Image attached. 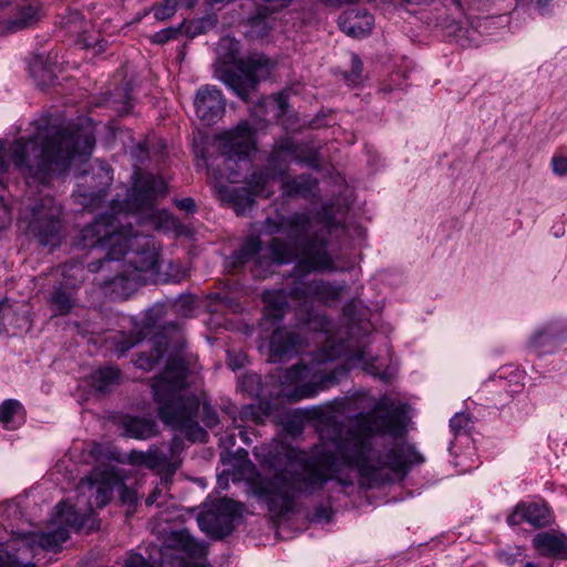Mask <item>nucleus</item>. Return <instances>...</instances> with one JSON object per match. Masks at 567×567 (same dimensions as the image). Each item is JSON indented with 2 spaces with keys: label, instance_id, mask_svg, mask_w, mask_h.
<instances>
[{
  "label": "nucleus",
  "instance_id": "obj_1",
  "mask_svg": "<svg viewBox=\"0 0 567 567\" xmlns=\"http://www.w3.org/2000/svg\"><path fill=\"white\" fill-rule=\"evenodd\" d=\"M403 415V405L381 398L372 411L358 415L344 434L326 443L322 452L303 466L295 477V489L313 493L334 477L342 485L351 484V480L337 476L341 466L355 468L370 484H383L392 480L393 473L404 472L408 465L422 462V456L409 444L395 445L383 453L372 442L375 434L399 435Z\"/></svg>",
  "mask_w": 567,
  "mask_h": 567
},
{
  "label": "nucleus",
  "instance_id": "obj_2",
  "mask_svg": "<svg viewBox=\"0 0 567 567\" xmlns=\"http://www.w3.org/2000/svg\"><path fill=\"white\" fill-rule=\"evenodd\" d=\"M81 249L102 248L104 258L87 265L91 272H101L100 284L130 288L146 275L158 271V251L154 240L133 231L131 226H120L113 216L102 215L83 227L75 239Z\"/></svg>",
  "mask_w": 567,
  "mask_h": 567
},
{
  "label": "nucleus",
  "instance_id": "obj_3",
  "mask_svg": "<svg viewBox=\"0 0 567 567\" xmlns=\"http://www.w3.org/2000/svg\"><path fill=\"white\" fill-rule=\"evenodd\" d=\"M35 126L32 136L18 138L9 147L11 161L29 187L49 185L74 162H85L92 155L95 135L90 123L56 127L41 120Z\"/></svg>",
  "mask_w": 567,
  "mask_h": 567
},
{
  "label": "nucleus",
  "instance_id": "obj_4",
  "mask_svg": "<svg viewBox=\"0 0 567 567\" xmlns=\"http://www.w3.org/2000/svg\"><path fill=\"white\" fill-rule=\"evenodd\" d=\"M187 372L183 359H169L152 381L153 398L165 425L184 433L193 442L205 441L207 434L197 421L199 400L188 389Z\"/></svg>",
  "mask_w": 567,
  "mask_h": 567
},
{
  "label": "nucleus",
  "instance_id": "obj_5",
  "mask_svg": "<svg viewBox=\"0 0 567 567\" xmlns=\"http://www.w3.org/2000/svg\"><path fill=\"white\" fill-rule=\"evenodd\" d=\"M118 475L110 467H95L78 486L74 505L60 502L55 509L54 525L80 530L92 518L94 508L105 506L112 498L113 488L120 484Z\"/></svg>",
  "mask_w": 567,
  "mask_h": 567
},
{
  "label": "nucleus",
  "instance_id": "obj_6",
  "mask_svg": "<svg viewBox=\"0 0 567 567\" xmlns=\"http://www.w3.org/2000/svg\"><path fill=\"white\" fill-rule=\"evenodd\" d=\"M264 230L270 235L286 233L290 238L300 240L301 258L296 266L298 275L337 270L332 257L327 251L326 235L313 229L309 215L295 213L290 217H280L279 220L267 218Z\"/></svg>",
  "mask_w": 567,
  "mask_h": 567
},
{
  "label": "nucleus",
  "instance_id": "obj_7",
  "mask_svg": "<svg viewBox=\"0 0 567 567\" xmlns=\"http://www.w3.org/2000/svg\"><path fill=\"white\" fill-rule=\"evenodd\" d=\"M20 226L42 246H56L61 233V206L50 196L24 205Z\"/></svg>",
  "mask_w": 567,
  "mask_h": 567
},
{
  "label": "nucleus",
  "instance_id": "obj_8",
  "mask_svg": "<svg viewBox=\"0 0 567 567\" xmlns=\"http://www.w3.org/2000/svg\"><path fill=\"white\" fill-rule=\"evenodd\" d=\"M272 63L261 54H255L240 60L238 73L223 70L218 79L231 89L240 99L247 101L258 82L269 76Z\"/></svg>",
  "mask_w": 567,
  "mask_h": 567
},
{
  "label": "nucleus",
  "instance_id": "obj_9",
  "mask_svg": "<svg viewBox=\"0 0 567 567\" xmlns=\"http://www.w3.org/2000/svg\"><path fill=\"white\" fill-rule=\"evenodd\" d=\"M167 192L166 182L162 177L153 174L140 176L128 196V206L140 213L147 219H154L157 212L155 210V199L159 195Z\"/></svg>",
  "mask_w": 567,
  "mask_h": 567
},
{
  "label": "nucleus",
  "instance_id": "obj_10",
  "mask_svg": "<svg viewBox=\"0 0 567 567\" xmlns=\"http://www.w3.org/2000/svg\"><path fill=\"white\" fill-rule=\"evenodd\" d=\"M219 150L227 162L234 158H246L254 148V133L246 122H241L234 131L224 132L218 136Z\"/></svg>",
  "mask_w": 567,
  "mask_h": 567
},
{
  "label": "nucleus",
  "instance_id": "obj_11",
  "mask_svg": "<svg viewBox=\"0 0 567 567\" xmlns=\"http://www.w3.org/2000/svg\"><path fill=\"white\" fill-rule=\"evenodd\" d=\"M194 107L197 117L205 124L218 122L226 109L221 91L213 85H204L196 92Z\"/></svg>",
  "mask_w": 567,
  "mask_h": 567
},
{
  "label": "nucleus",
  "instance_id": "obj_12",
  "mask_svg": "<svg viewBox=\"0 0 567 567\" xmlns=\"http://www.w3.org/2000/svg\"><path fill=\"white\" fill-rule=\"evenodd\" d=\"M338 24L347 35L362 38L370 33L373 18L365 10L351 9L339 17Z\"/></svg>",
  "mask_w": 567,
  "mask_h": 567
},
{
  "label": "nucleus",
  "instance_id": "obj_13",
  "mask_svg": "<svg viewBox=\"0 0 567 567\" xmlns=\"http://www.w3.org/2000/svg\"><path fill=\"white\" fill-rule=\"evenodd\" d=\"M533 546L540 556L567 559V536L543 532L533 538Z\"/></svg>",
  "mask_w": 567,
  "mask_h": 567
},
{
  "label": "nucleus",
  "instance_id": "obj_14",
  "mask_svg": "<svg viewBox=\"0 0 567 567\" xmlns=\"http://www.w3.org/2000/svg\"><path fill=\"white\" fill-rule=\"evenodd\" d=\"M302 340L295 331L285 329L276 330L270 338V355L274 361L281 360L284 355H290L299 349Z\"/></svg>",
  "mask_w": 567,
  "mask_h": 567
},
{
  "label": "nucleus",
  "instance_id": "obj_15",
  "mask_svg": "<svg viewBox=\"0 0 567 567\" xmlns=\"http://www.w3.org/2000/svg\"><path fill=\"white\" fill-rule=\"evenodd\" d=\"M197 522L200 529L212 536L224 537L233 530V524L229 522V518L221 516L214 508L202 513Z\"/></svg>",
  "mask_w": 567,
  "mask_h": 567
},
{
  "label": "nucleus",
  "instance_id": "obj_16",
  "mask_svg": "<svg viewBox=\"0 0 567 567\" xmlns=\"http://www.w3.org/2000/svg\"><path fill=\"white\" fill-rule=\"evenodd\" d=\"M169 547L183 550L189 558H202L207 553L206 545L194 539L185 529L171 534Z\"/></svg>",
  "mask_w": 567,
  "mask_h": 567
},
{
  "label": "nucleus",
  "instance_id": "obj_17",
  "mask_svg": "<svg viewBox=\"0 0 567 567\" xmlns=\"http://www.w3.org/2000/svg\"><path fill=\"white\" fill-rule=\"evenodd\" d=\"M519 511L522 518L536 528L546 527L553 522L550 509L544 503H520Z\"/></svg>",
  "mask_w": 567,
  "mask_h": 567
},
{
  "label": "nucleus",
  "instance_id": "obj_18",
  "mask_svg": "<svg viewBox=\"0 0 567 567\" xmlns=\"http://www.w3.org/2000/svg\"><path fill=\"white\" fill-rule=\"evenodd\" d=\"M69 538V530L65 527L56 525L53 530L42 532L34 534L30 538L32 547L38 545L45 550H56L61 548L62 544Z\"/></svg>",
  "mask_w": 567,
  "mask_h": 567
},
{
  "label": "nucleus",
  "instance_id": "obj_19",
  "mask_svg": "<svg viewBox=\"0 0 567 567\" xmlns=\"http://www.w3.org/2000/svg\"><path fill=\"white\" fill-rule=\"evenodd\" d=\"M346 290V284L334 285L328 281L318 280L307 285V292L324 302H333L339 300Z\"/></svg>",
  "mask_w": 567,
  "mask_h": 567
},
{
  "label": "nucleus",
  "instance_id": "obj_20",
  "mask_svg": "<svg viewBox=\"0 0 567 567\" xmlns=\"http://www.w3.org/2000/svg\"><path fill=\"white\" fill-rule=\"evenodd\" d=\"M268 181H269V175L266 173L256 172V173L251 174V176L247 183L249 190H250V195H248L245 198V207H241L238 202L235 203V208H236L237 214H244L246 207L247 208L252 207L255 200L251 197V195L269 197L272 194L271 192H267V193L265 192Z\"/></svg>",
  "mask_w": 567,
  "mask_h": 567
},
{
  "label": "nucleus",
  "instance_id": "obj_21",
  "mask_svg": "<svg viewBox=\"0 0 567 567\" xmlns=\"http://www.w3.org/2000/svg\"><path fill=\"white\" fill-rule=\"evenodd\" d=\"M126 436L146 440L157 433L156 423L153 420L141 417H128L124 421Z\"/></svg>",
  "mask_w": 567,
  "mask_h": 567
},
{
  "label": "nucleus",
  "instance_id": "obj_22",
  "mask_svg": "<svg viewBox=\"0 0 567 567\" xmlns=\"http://www.w3.org/2000/svg\"><path fill=\"white\" fill-rule=\"evenodd\" d=\"M167 349V338L164 334H157L152 339L150 353H141L135 363L140 369L152 370L163 357Z\"/></svg>",
  "mask_w": 567,
  "mask_h": 567
},
{
  "label": "nucleus",
  "instance_id": "obj_23",
  "mask_svg": "<svg viewBox=\"0 0 567 567\" xmlns=\"http://www.w3.org/2000/svg\"><path fill=\"white\" fill-rule=\"evenodd\" d=\"M317 187V181L310 176L302 175L296 178L286 179L282 183V194L288 197H307Z\"/></svg>",
  "mask_w": 567,
  "mask_h": 567
},
{
  "label": "nucleus",
  "instance_id": "obj_24",
  "mask_svg": "<svg viewBox=\"0 0 567 567\" xmlns=\"http://www.w3.org/2000/svg\"><path fill=\"white\" fill-rule=\"evenodd\" d=\"M265 302L266 316L274 321H279L284 317L285 310L289 307L287 296L284 291H267L262 296Z\"/></svg>",
  "mask_w": 567,
  "mask_h": 567
},
{
  "label": "nucleus",
  "instance_id": "obj_25",
  "mask_svg": "<svg viewBox=\"0 0 567 567\" xmlns=\"http://www.w3.org/2000/svg\"><path fill=\"white\" fill-rule=\"evenodd\" d=\"M38 4L23 6L18 10L14 19L7 22V30L16 32L32 27L39 20Z\"/></svg>",
  "mask_w": 567,
  "mask_h": 567
},
{
  "label": "nucleus",
  "instance_id": "obj_26",
  "mask_svg": "<svg viewBox=\"0 0 567 567\" xmlns=\"http://www.w3.org/2000/svg\"><path fill=\"white\" fill-rule=\"evenodd\" d=\"M147 467L155 470L165 476H172L178 467V463L171 461L158 447L152 446L148 450Z\"/></svg>",
  "mask_w": 567,
  "mask_h": 567
},
{
  "label": "nucleus",
  "instance_id": "obj_27",
  "mask_svg": "<svg viewBox=\"0 0 567 567\" xmlns=\"http://www.w3.org/2000/svg\"><path fill=\"white\" fill-rule=\"evenodd\" d=\"M260 248H261V241L258 238H256V237L249 238L231 256L233 265L235 267H240L244 264L252 261V260L260 262L259 257H258Z\"/></svg>",
  "mask_w": 567,
  "mask_h": 567
},
{
  "label": "nucleus",
  "instance_id": "obj_28",
  "mask_svg": "<svg viewBox=\"0 0 567 567\" xmlns=\"http://www.w3.org/2000/svg\"><path fill=\"white\" fill-rule=\"evenodd\" d=\"M27 543L13 542L9 547L11 551H3L0 549V567H25L23 559L25 551H28Z\"/></svg>",
  "mask_w": 567,
  "mask_h": 567
},
{
  "label": "nucleus",
  "instance_id": "obj_29",
  "mask_svg": "<svg viewBox=\"0 0 567 567\" xmlns=\"http://www.w3.org/2000/svg\"><path fill=\"white\" fill-rule=\"evenodd\" d=\"M269 254L276 264H288L297 257L296 248L279 238H274L270 241Z\"/></svg>",
  "mask_w": 567,
  "mask_h": 567
},
{
  "label": "nucleus",
  "instance_id": "obj_30",
  "mask_svg": "<svg viewBox=\"0 0 567 567\" xmlns=\"http://www.w3.org/2000/svg\"><path fill=\"white\" fill-rule=\"evenodd\" d=\"M120 379V371L117 369L106 367L97 370L92 375V385L100 392L109 390L110 386L116 384Z\"/></svg>",
  "mask_w": 567,
  "mask_h": 567
},
{
  "label": "nucleus",
  "instance_id": "obj_31",
  "mask_svg": "<svg viewBox=\"0 0 567 567\" xmlns=\"http://www.w3.org/2000/svg\"><path fill=\"white\" fill-rule=\"evenodd\" d=\"M563 333L557 324H547L537 330L530 339V344L535 349H539L546 344L551 343L557 339H561Z\"/></svg>",
  "mask_w": 567,
  "mask_h": 567
},
{
  "label": "nucleus",
  "instance_id": "obj_32",
  "mask_svg": "<svg viewBox=\"0 0 567 567\" xmlns=\"http://www.w3.org/2000/svg\"><path fill=\"white\" fill-rule=\"evenodd\" d=\"M310 374V369L306 364H295L290 369L282 371L279 374V381L282 385L290 386L298 382L306 380Z\"/></svg>",
  "mask_w": 567,
  "mask_h": 567
},
{
  "label": "nucleus",
  "instance_id": "obj_33",
  "mask_svg": "<svg viewBox=\"0 0 567 567\" xmlns=\"http://www.w3.org/2000/svg\"><path fill=\"white\" fill-rule=\"evenodd\" d=\"M49 302L55 316L65 315L73 307L70 296L60 288L51 293Z\"/></svg>",
  "mask_w": 567,
  "mask_h": 567
},
{
  "label": "nucleus",
  "instance_id": "obj_34",
  "mask_svg": "<svg viewBox=\"0 0 567 567\" xmlns=\"http://www.w3.org/2000/svg\"><path fill=\"white\" fill-rule=\"evenodd\" d=\"M22 410V405L17 400H7L0 405V422L7 429H13L14 417Z\"/></svg>",
  "mask_w": 567,
  "mask_h": 567
},
{
  "label": "nucleus",
  "instance_id": "obj_35",
  "mask_svg": "<svg viewBox=\"0 0 567 567\" xmlns=\"http://www.w3.org/2000/svg\"><path fill=\"white\" fill-rule=\"evenodd\" d=\"M213 508L217 511L221 516H227L229 518V522L233 524L234 518L239 514L240 512V505L237 502H234L229 498H223L217 501Z\"/></svg>",
  "mask_w": 567,
  "mask_h": 567
},
{
  "label": "nucleus",
  "instance_id": "obj_36",
  "mask_svg": "<svg viewBox=\"0 0 567 567\" xmlns=\"http://www.w3.org/2000/svg\"><path fill=\"white\" fill-rule=\"evenodd\" d=\"M217 18L216 17H205L197 21H193L186 29V33L189 37H195L199 33L206 32L208 29H212L216 25Z\"/></svg>",
  "mask_w": 567,
  "mask_h": 567
},
{
  "label": "nucleus",
  "instance_id": "obj_37",
  "mask_svg": "<svg viewBox=\"0 0 567 567\" xmlns=\"http://www.w3.org/2000/svg\"><path fill=\"white\" fill-rule=\"evenodd\" d=\"M178 0H165L162 4L154 7V17L158 21L172 18L177 9Z\"/></svg>",
  "mask_w": 567,
  "mask_h": 567
},
{
  "label": "nucleus",
  "instance_id": "obj_38",
  "mask_svg": "<svg viewBox=\"0 0 567 567\" xmlns=\"http://www.w3.org/2000/svg\"><path fill=\"white\" fill-rule=\"evenodd\" d=\"M184 23L177 25V27H169L166 29H163L158 32H156L152 37V41L157 44H164L167 41L175 39L183 30Z\"/></svg>",
  "mask_w": 567,
  "mask_h": 567
},
{
  "label": "nucleus",
  "instance_id": "obj_39",
  "mask_svg": "<svg viewBox=\"0 0 567 567\" xmlns=\"http://www.w3.org/2000/svg\"><path fill=\"white\" fill-rule=\"evenodd\" d=\"M470 423V417L465 413H456L451 420H450V426L452 431L457 434L462 430H464Z\"/></svg>",
  "mask_w": 567,
  "mask_h": 567
},
{
  "label": "nucleus",
  "instance_id": "obj_40",
  "mask_svg": "<svg viewBox=\"0 0 567 567\" xmlns=\"http://www.w3.org/2000/svg\"><path fill=\"white\" fill-rule=\"evenodd\" d=\"M362 70H363L362 61L357 55H353L352 70H351V74L349 75L348 80L352 84H358L362 80Z\"/></svg>",
  "mask_w": 567,
  "mask_h": 567
},
{
  "label": "nucleus",
  "instance_id": "obj_41",
  "mask_svg": "<svg viewBox=\"0 0 567 567\" xmlns=\"http://www.w3.org/2000/svg\"><path fill=\"white\" fill-rule=\"evenodd\" d=\"M550 165L554 174L558 176L567 175V156H554Z\"/></svg>",
  "mask_w": 567,
  "mask_h": 567
},
{
  "label": "nucleus",
  "instance_id": "obj_42",
  "mask_svg": "<svg viewBox=\"0 0 567 567\" xmlns=\"http://www.w3.org/2000/svg\"><path fill=\"white\" fill-rule=\"evenodd\" d=\"M204 424L207 427H214L218 424V415L215 410H213L209 405L203 406V417H202Z\"/></svg>",
  "mask_w": 567,
  "mask_h": 567
},
{
  "label": "nucleus",
  "instance_id": "obj_43",
  "mask_svg": "<svg viewBox=\"0 0 567 567\" xmlns=\"http://www.w3.org/2000/svg\"><path fill=\"white\" fill-rule=\"evenodd\" d=\"M120 498L122 503L133 505L135 504L137 496L134 489L123 485L120 491Z\"/></svg>",
  "mask_w": 567,
  "mask_h": 567
},
{
  "label": "nucleus",
  "instance_id": "obj_44",
  "mask_svg": "<svg viewBox=\"0 0 567 567\" xmlns=\"http://www.w3.org/2000/svg\"><path fill=\"white\" fill-rule=\"evenodd\" d=\"M316 390L313 388H310V386H307V385H303V386H298L293 394L290 395L291 399L293 400H300V399H303V398H311L316 394Z\"/></svg>",
  "mask_w": 567,
  "mask_h": 567
},
{
  "label": "nucleus",
  "instance_id": "obj_45",
  "mask_svg": "<svg viewBox=\"0 0 567 567\" xmlns=\"http://www.w3.org/2000/svg\"><path fill=\"white\" fill-rule=\"evenodd\" d=\"M124 567H152L141 555L131 556Z\"/></svg>",
  "mask_w": 567,
  "mask_h": 567
},
{
  "label": "nucleus",
  "instance_id": "obj_46",
  "mask_svg": "<svg viewBox=\"0 0 567 567\" xmlns=\"http://www.w3.org/2000/svg\"><path fill=\"white\" fill-rule=\"evenodd\" d=\"M130 460L133 464H141L147 467L148 451L147 452H135L130 454Z\"/></svg>",
  "mask_w": 567,
  "mask_h": 567
},
{
  "label": "nucleus",
  "instance_id": "obj_47",
  "mask_svg": "<svg viewBox=\"0 0 567 567\" xmlns=\"http://www.w3.org/2000/svg\"><path fill=\"white\" fill-rule=\"evenodd\" d=\"M224 48H228L231 51L228 59L235 60V58H236L235 55L237 52V42H235L234 40H231L229 38H225L219 42V49H224Z\"/></svg>",
  "mask_w": 567,
  "mask_h": 567
},
{
  "label": "nucleus",
  "instance_id": "obj_48",
  "mask_svg": "<svg viewBox=\"0 0 567 567\" xmlns=\"http://www.w3.org/2000/svg\"><path fill=\"white\" fill-rule=\"evenodd\" d=\"M176 205L179 209L186 210L188 213H193L196 209V205L193 198L186 197L179 200H176Z\"/></svg>",
  "mask_w": 567,
  "mask_h": 567
},
{
  "label": "nucleus",
  "instance_id": "obj_49",
  "mask_svg": "<svg viewBox=\"0 0 567 567\" xmlns=\"http://www.w3.org/2000/svg\"><path fill=\"white\" fill-rule=\"evenodd\" d=\"M10 223V214L7 206L0 200V229Z\"/></svg>",
  "mask_w": 567,
  "mask_h": 567
},
{
  "label": "nucleus",
  "instance_id": "obj_50",
  "mask_svg": "<svg viewBox=\"0 0 567 567\" xmlns=\"http://www.w3.org/2000/svg\"><path fill=\"white\" fill-rule=\"evenodd\" d=\"M6 142L0 141V176L3 175L9 168V162L4 158Z\"/></svg>",
  "mask_w": 567,
  "mask_h": 567
},
{
  "label": "nucleus",
  "instance_id": "obj_51",
  "mask_svg": "<svg viewBox=\"0 0 567 567\" xmlns=\"http://www.w3.org/2000/svg\"><path fill=\"white\" fill-rule=\"evenodd\" d=\"M524 520L522 518V512L519 511V504L516 506L515 511L507 517V522L509 525H518Z\"/></svg>",
  "mask_w": 567,
  "mask_h": 567
},
{
  "label": "nucleus",
  "instance_id": "obj_52",
  "mask_svg": "<svg viewBox=\"0 0 567 567\" xmlns=\"http://www.w3.org/2000/svg\"><path fill=\"white\" fill-rule=\"evenodd\" d=\"M315 520H322V519H329V511L327 508H318L313 514Z\"/></svg>",
  "mask_w": 567,
  "mask_h": 567
},
{
  "label": "nucleus",
  "instance_id": "obj_53",
  "mask_svg": "<svg viewBox=\"0 0 567 567\" xmlns=\"http://www.w3.org/2000/svg\"><path fill=\"white\" fill-rule=\"evenodd\" d=\"M11 313V309L6 303H0V326L4 324L3 319Z\"/></svg>",
  "mask_w": 567,
  "mask_h": 567
},
{
  "label": "nucleus",
  "instance_id": "obj_54",
  "mask_svg": "<svg viewBox=\"0 0 567 567\" xmlns=\"http://www.w3.org/2000/svg\"><path fill=\"white\" fill-rule=\"evenodd\" d=\"M182 449H183L182 441L177 440V439H174L173 442H172V446H171V453L175 454V453H177Z\"/></svg>",
  "mask_w": 567,
  "mask_h": 567
},
{
  "label": "nucleus",
  "instance_id": "obj_55",
  "mask_svg": "<svg viewBox=\"0 0 567 567\" xmlns=\"http://www.w3.org/2000/svg\"><path fill=\"white\" fill-rule=\"evenodd\" d=\"M159 495V489L158 488H155L146 498V504L147 505H152L153 503H155V501L157 499Z\"/></svg>",
  "mask_w": 567,
  "mask_h": 567
},
{
  "label": "nucleus",
  "instance_id": "obj_56",
  "mask_svg": "<svg viewBox=\"0 0 567 567\" xmlns=\"http://www.w3.org/2000/svg\"><path fill=\"white\" fill-rule=\"evenodd\" d=\"M228 364L233 370H236V369H239L243 367V362L239 359H235V360L231 359V360H229Z\"/></svg>",
  "mask_w": 567,
  "mask_h": 567
},
{
  "label": "nucleus",
  "instance_id": "obj_57",
  "mask_svg": "<svg viewBox=\"0 0 567 567\" xmlns=\"http://www.w3.org/2000/svg\"><path fill=\"white\" fill-rule=\"evenodd\" d=\"M274 101L278 104V106L281 111L285 110L286 104H285L284 96L281 94H279Z\"/></svg>",
  "mask_w": 567,
  "mask_h": 567
},
{
  "label": "nucleus",
  "instance_id": "obj_58",
  "mask_svg": "<svg viewBox=\"0 0 567 567\" xmlns=\"http://www.w3.org/2000/svg\"><path fill=\"white\" fill-rule=\"evenodd\" d=\"M551 0H537L536 4L539 10H544Z\"/></svg>",
  "mask_w": 567,
  "mask_h": 567
},
{
  "label": "nucleus",
  "instance_id": "obj_59",
  "mask_svg": "<svg viewBox=\"0 0 567 567\" xmlns=\"http://www.w3.org/2000/svg\"><path fill=\"white\" fill-rule=\"evenodd\" d=\"M245 379L247 381H249L250 383H258V381H259V379L256 374L247 375Z\"/></svg>",
  "mask_w": 567,
  "mask_h": 567
},
{
  "label": "nucleus",
  "instance_id": "obj_60",
  "mask_svg": "<svg viewBox=\"0 0 567 567\" xmlns=\"http://www.w3.org/2000/svg\"><path fill=\"white\" fill-rule=\"evenodd\" d=\"M11 3V0H0V11L8 7Z\"/></svg>",
  "mask_w": 567,
  "mask_h": 567
},
{
  "label": "nucleus",
  "instance_id": "obj_61",
  "mask_svg": "<svg viewBox=\"0 0 567 567\" xmlns=\"http://www.w3.org/2000/svg\"><path fill=\"white\" fill-rule=\"evenodd\" d=\"M502 557H504V560L507 561L508 564L514 563V559L507 554H502Z\"/></svg>",
  "mask_w": 567,
  "mask_h": 567
},
{
  "label": "nucleus",
  "instance_id": "obj_62",
  "mask_svg": "<svg viewBox=\"0 0 567 567\" xmlns=\"http://www.w3.org/2000/svg\"><path fill=\"white\" fill-rule=\"evenodd\" d=\"M259 17H261V10L259 11L258 16L254 19H251V24L256 25L259 22Z\"/></svg>",
  "mask_w": 567,
  "mask_h": 567
},
{
  "label": "nucleus",
  "instance_id": "obj_63",
  "mask_svg": "<svg viewBox=\"0 0 567 567\" xmlns=\"http://www.w3.org/2000/svg\"><path fill=\"white\" fill-rule=\"evenodd\" d=\"M187 8H192L197 0H184Z\"/></svg>",
  "mask_w": 567,
  "mask_h": 567
},
{
  "label": "nucleus",
  "instance_id": "obj_64",
  "mask_svg": "<svg viewBox=\"0 0 567 567\" xmlns=\"http://www.w3.org/2000/svg\"><path fill=\"white\" fill-rule=\"evenodd\" d=\"M184 567H210V566H206V565H189V564H185Z\"/></svg>",
  "mask_w": 567,
  "mask_h": 567
}]
</instances>
